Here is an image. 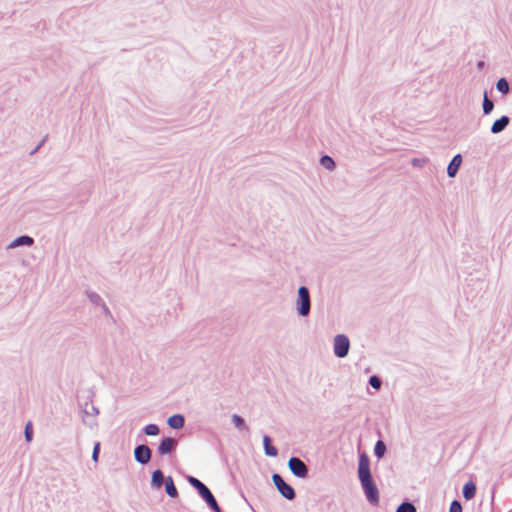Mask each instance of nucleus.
<instances>
[{"label":"nucleus","mask_w":512,"mask_h":512,"mask_svg":"<svg viewBox=\"0 0 512 512\" xmlns=\"http://www.w3.org/2000/svg\"><path fill=\"white\" fill-rule=\"evenodd\" d=\"M449 512H462V506L459 501L454 500L451 505Z\"/></svg>","instance_id":"nucleus-26"},{"label":"nucleus","mask_w":512,"mask_h":512,"mask_svg":"<svg viewBox=\"0 0 512 512\" xmlns=\"http://www.w3.org/2000/svg\"><path fill=\"white\" fill-rule=\"evenodd\" d=\"M508 124H509V118L507 116H502L500 119L496 120L493 123V125L491 127V131H492V133L497 134V133L503 131Z\"/></svg>","instance_id":"nucleus-10"},{"label":"nucleus","mask_w":512,"mask_h":512,"mask_svg":"<svg viewBox=\"0 0 512 512\" xmlns=\"http://www.w3.org/2000/svg\"><path fill=\"white\" fill-rule=\"evenodd\" d=\"M320 163L328 170H332L335 167L333 159L329 156H323L320 160Z\"/></svg>","instance_id":"nucleus-21"},{"label":"nucleus","mask_w":512,"mask_h":512,"mask_svg":"<svg viewBox=\"0 0 512 512\" xmlns=\"http://www.w3.org/2000/svg\"><path fill=\"white\" fill-rule=\"evenodd\" d=\"M232 422L234 425L240 430H248V427L245 425L244 419L239 415L234 414L232 416Z\"/></svg>","instance_id":"nucleus-18"},{"label":"nucleus","mask_w":512,"mask_h":512,"mask_svg":"<svg viewBox=\"0 0 512 512\" xmlns=\"http://www.w3.org/2000/svg\"><path fill=\"white\" fill-rule=\"evenodd\" d=\"M189 483L197 489L201 497L207 502V504L215 511L220 512V507L215 500L210 490L197 478L190 476L188 478Z\"/></svg>","instance_id":"nucleus-2"},{"label":"nucleus","mask_w":512,"mask_h":512,"mask_svg":"<svg viewBox=\"0 0 512 512\" xmlns=\"http://www.w3.org/2000/svg\"><path fill=\"white\" fill-rule=\"evenodd\" d=\"M386 452V446L383 441H377L374 448V453L378 458H382Z\"/></svg>","instance_id":"nucleus-17"},{"label":"nucleus","mask_w":512,"mask_h":512,"mask_svg":"<svg viewBox=\"0 0 512 512\" xmlns=\"http://www.w3.org/2000/svg\"><path fill=\"white\" fill-rule=\"evenodd\" d=\"M299 296V307L298 312L302 316L308 315L310 311V296L309 291L306 287L302 286L298 290Z\"/></svg>","instance_id":"nucleus-4"},{"label":"nucleus","mask_w":512,"mask_h":512,"mask_svg":"<svg viewBox=\"0 0 512 512\" xmlns=\"http://www.w3.org/2000/svg\"><path fill=\"white\" fill-rule=\"evenodd\" d=\"M145 433L149 436H155L159 433V428L155 424L147 425L145 428Z\"/></svg>","instance_id":"nucleus-23"},{"label":"nucleus","mask_w":512,"mask_h":512,"mask_svg":"<svg viewBox=\"0 0 512 512\" xmlns=\"http://www.w3.org/2000/svg\"><path fill=\"white\" fill-rule=\"evenodd\" d=\"M396 512H416V508L409 502H404L397 508Z\"/></svg>","instance_id":"nucleus-20"},{"label":"nucleus","mask_w":512,"mask_h":512,"mask_svg":"<svg viewBox=\"0 0 512 512\" xmlns=\"http://www.w3.org/2000/svg\"><path fill=\"white\" fill-rule=\"evenodd\" d=\"M99 452H100V443L97 442L95 445H94V449H93V453H92V458L95 462H97L98 460V455H99Z\"/></svg>","instance_id":"nucleus-27"},{"label":"nucleus","mask_w":512,"mask_h":512,"mask_svg":"<svg viewBox=\"0 0 512 512\" xmlns=\"http://www.w3.org/2000/svg\"><path fill=\"white\" fill-rule=\"evenodd\" d=\"M165 489H166L167 494L170 497L176 498L178 496L177 489H176L173 479L171 477H167L165 479Z\"/></svg>","instance_id":"nucleus-14"},{"label":"nucleus","mask_w":512,"mask_h":512,"mask_svg":"<svg viewBox=\"0 0 512 512\" xmlns=\"http://www.w3.org/2000/svg\"><path fill=\"white\" fill-rule=\"evenodd\" d=\"M168 425L174 429H180L184 425V417L182 415H173L168 419Z\"/></svg>","instance_id":"nucleus-11"},{"label":"nucleus","mask_w":512,"mask_h":512,"mask_svg":"<svg viewBox=\"0 0 512 512\" xmlns=\"http://www.w3.org/2000/svg\"><path fill=\"white\" fill-rule=\"evenodd\" d=\"M461 163H462L461 155L460 154L455 155L447 168V173L450 177H454L457 174Z\"/></svg>","instance_id":"nucleus-9"},{"label":"nucleus","mask_w":512,"mask_h":512,"mask_svg":"<svg viewBox=\"0 0 512 512\" xmlns=\"http://www.w3.org/2000/svg\"><path fill=\"white\" fill-rule=\"evenodd\" d=\"M272 480L283 497L288 500L294 499V489L289 484H287L279 474H273Z\"/></svg>","instance_id":"nucleus-3"},{"label":"nucleus","mask_w":512,"mask_h":512,"mask_svg":"<svg viewBox=\"0 0 512 512\" xmlns=\"http://www.w3.org/2000/svg\"><path fill=\"white\" fill-rule=\"evenodd\" d=\"M176 440L173 438H165L161 441L158 451L161 455L170 453L176 446Z\"/></svg>","instance_id":"nucleus-8"},{"label":"nucleus","mask_w":512,"mask_h":512,"mask_svg":"<svg viewBox=\"0 0 512 512\" xmlns=\"http://www.w3.org/2000/svg\"><path fill=\"white\" fill-rule=\"evenodd\" d=\"M33 430H32V423L28 422L25 427V438L28 442L32 440Z\"/></svg>","instance_id":"nucleus-24"},{"label":"nucleus","mask_w":512,"mask_h":512,"mask_svg":"<svg viewBox=\"0 0 512 512\" xmlns=\"http://www.w3.org/2000/svg\"><path fill=\"white\" fill-rule=\"evenodd\" d=\"M369 384L374 388V389H379L381 387V380L377 377V376H372L370 377L369 379Z\"/></svg>","instance_id":"nucleus-25"},{"label":"nucleus","mask_w":512,"mask_h":512,"mask_svg":"<svg viewBox=\"0 0 512 512\" xmlns=\"http://www.w3.org/2000/svg\"><path fill=\"white\" fill-rule=\"evenodd\" d=\"M476 486L473 482H467L463 487V496L465 499L470 500L475 496Z\"/></svg>","instance_id":"nucleus-13"},{"label":"nucleus","mask_w":512,"mask_h":512,"mask_svg":"<svg viewBox=\"0 0 512 512\" xmlns=\"http://www.w3.org/2000/svg\"><path fill=\"white\" fill-rule=\"evenodd\" d=\"M350 347L349 339L345 335H337L334 339V353L342 358L348 354Z\"/></svg>","instance_id":"nucleus-5"},{"label":"nucleus","mask_w":512,"mask_h":512,"mask_svg":"<svg viewBox=\"0 0 512 512\" xmlns=\"http://www.w3.org/2000/svg\"><path fill=\"white\" fill-rule=\"evenodd\" d=\"M33 244V239L29 236H21V237H18L17 239H15L13 241V243L11 244L12 247H15V246H19V245H32Z\"/></svg>","instance_id":"nucleus-16"},{"label":"nucleus","mask_w":512,"mask_h":512,"mask_svg":"<svg viewBox=\"0 0 512 512\" xmlns=\"http://www.w3.org/2000/svg\"><path fill=\"white\" fill-rule=\"evenodd\" d=\"M291 472L300 478H305L308 475V468L305 463L296 457H291L288 462Z\"/></svg>","instance_id":"nucleus-6"},{"label":"nucleus","mask_w":512,"mask_h":512,"mask_svg":"<svg viewBox=\"0 0 512 512\" xmlns=\"http://www.w3.org/2000/svg\"><path fill=\"white\" fill-rule=\"evenodd\" d=\"M358 474L368 501L377 504L379 502V492L370 473L369 460L364 455L359 460Z\"/></svg>","instance_id":"nucleus-1"},{"label":"nucleus","mask_w":512,"mask_h":512,"mask_svg":"<svg viewBox=\"0 0 512 512\" xmlns=\"http://www.w3.org/2000/svg\"><path fill=\"white\" fill-rule=\"evenodd\" d=\"M263 444H264L265 453L268 456H271V457L277 456L278 451L274 446L271 445V440H270L269 436L263 437Z\"/></svg>","instance_id":"nucleus-12"},{"label":"nucleus","mask_w":512,"mask_h":512,"mask_svg":"<svg viewBox=\"0 0 512 512\" xmlns=\"http://www.w3.org/2000/svg\"><path fill=\"white\" fill-rule=\"evenodd\" d=\"M134 456L138 462H140L141 464H146L150 460L151 451L149 447L145 445H140L136 447L134 451Z\"/></svg>","instance_id":"nucleus-7"},{"label":"nucleus","mask_w":512,"mask_h":512,"mask_svg":"<svg viewBox=\"0 0 512 512\" xmlns=\"http://www.w3.org/2000/svg\"><path fill=\"white\" fill-rule=\"evenodd\" d=\"M496 87L503 94H507L509 92V84L504 78L497 81Z\"/></svg>","instance_id":"nucleus-19"},{"label":"nucleus","mask_w":512,"mask_h":512,"mask_svg":"<svg viewBox=\"0 0 512 512\" xmlns=\"http://www.w3.org/2000/svg\"><path fill=\"white\" fill-rule=\"evenodd\" d=\"M494 108L493 102L485 95L483 101V112L489 114Z\"/></svg>","instance_id":"nucleus-22"},{"label":"nucleus","mask_w":512,"mask_h":512,"mask_svg":"<svg viewBox=\"0 0 512 512\" xmlns=\"http://www.w3.org/2000/svg\"><path fill=\"white\" fill-rule=\"evenodd\" d=\"M164 476L161 470H155L152 474V485L160 488L163 484Z\"/></svg>","instance_id":"nucleus-15"}]
</instances>
